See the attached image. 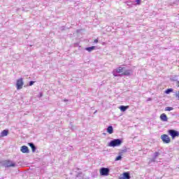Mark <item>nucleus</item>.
<instances>
[{
  "instance_id": "f03ea898",
  "label": "nucleus",
  "mask_w": 179,
  "mask_h": 179,
  "mask_svg": "<svg viewBox=\"0 0 179 179\" xmlns=\"http://www.w3.org/2000/svg\"><path fill=\"white\" fill-rule=\"evenodd\" d=\"M122 143V141H121L120 139H114L113 141H111L109 143L108 146H110L111 148H115L116 146H120Z\"/></svg>"
},
{
  "instance_id": "4be33fe9",
  "label": "nucleus",
  "mask_w": 179,
  "mask_h": 179,
  "mask_svg": "<svg viewBox=\"0 0 179 179\" xmlns=\"http://www.w3.org/2000/svg\"><path fill=\"white\" fill-rule=\"evenodd\" d=\"M176 97H178L179 99V91L178 92V93L176 94Z\"/></svg>"
},
{
  "instance_id": "9d476101",
  "label": "nucleus",
  "mask_w": 179,
  "mask_h": 179,
  "mask_svg": "<svg viewBox=\"0 0 179 179\" xmlns=\"http://www.w3.org/2000/svg\"><path fill=\"white\" fill-rule=\"evenodd\" d=\"M120 111H123V112H124V111H127V110H128V108H129V106H120Z\"/></svg>"
},
{
  "instance_id": "1a4fd4ad",
  "label": "nucleus",
  "mask_w": 179,
  "mask_h": 179,
  "mask_svg": "<svg viewBox=\"0 0 179 179\" xmlns=\"http://www.w3.org/2000/svg\"><path fill=\"white\" fill-rule=\"evenodd\" d=\"M6 165L7 167H15V166H16V164L12 162L11 161L8 160L6 162Z\"/></svg>"
},
{
  "instance_id": "6ab92c4d",
  "label": "nucleus",
  "mask_w": 179,
  "mask_h": 179,
  "mask_svg": "<svg viewBox=\"0 0 179 179\" xmlns=\"http://www.w3.org/2000/svg\"><path fill=\"white\" fill-rule=\"evenodd\" d=\"M33 85H34V81H30L29 86H33Z\"/></svg>"
},
{
  "instance_id": "b1692460",
  "label": "nucleus",
  "mask_w": 179,
  "mask_h": 179,
  "mask_svg": "<svg viewBox=\"0 0 179 179\" xmlns=\"http://www.w3.org/2000/svg\"><path fill=\"white\" fill-rule=\"evenodd\" d=\"M64 101H68V100H64Z\"/></svg>"
},
{
  "instance_id": "7ed1b4c3",
  "label": "nucleus",
  "mask_w": 179,
  "mask_h": 179,
  "mask_svg": "<svg viewBox=\"0 0 179 179\" xmlns=\"http://www.w3.org/2000/svg\"><path fill=\"white\" fill-rule=\"evenodd\" d=\"M168 134H169V135H171L172 139H175L176 138V136H179V131L173 130V129L169 130Z\"/></svg>"
},
{
  "instance_id": "5701e85b",
  "label": "nucleus",
  "mask_w": 179,
  "mask_h": 179,
  "mask_svg": "<svg viewBox=\"0 0 179 179\" xmlns=\"http://www.w3.org/2000/svg\"><path fill=\"white\" fill-rule=\"evenodd\" d=\"M177 86H178V87H179V81H177Z\"/></svg>"
},
{
  "instance_id": "a211bd4d",
  "label": "nucleus",
  "mask_w": 179,
  "mask_h": 179,
  "mask_svg": "<svg viewBox=\"0 0 179 179\" xmlns=\"http://www.w3.org/2000/svg\"><path fill=\"white\" fill-rule=\"evenodd\" d=\"M121 159H122V157L119 155L115 158V162H118V160H121Z\"/></svg>"
},
{
  "instance_id": "423d86ee",
  "label": "nucleus",
  "mask_w": 179,
  "mask_h": 179,
  "mask_svg": "<svg viewBox=\"0 0 179 179\" xmlns=\"http://www.w3.org/2000/svg\"><path fill=\"white\" fill-rule=\"evenodd\" d=\"M100 176H108L110 174V169L108 168H101L99 170Z\"/></svg>"
},
{
  "instance_id": "412c9836",
  "label": "nucleus",
  "mask_w": 179,
  "mask_h": 179,
  "mask_svg": "<svg viewBox=\"0 0 179 179\" xmlns=\"http://www.w3.org/2000/svg\"><path fill=\"white\" fill-rule=\"evenodd\" d=\"M94 43H99V39H94Z\"/></svg>"
},
{
  "instance_id": "ddd939ff",
  "label": "nucleus",
  "mask_w": 179,
  "mask_h": 179,
  "mask_svg": "<svg viewBox=\"0 0 179 179\" xmlns=\"http://www.w3.org/2000/svg\"><path fill=\"white\" fill-rule=\"evenodd\" d=\"M107 132L108 134H113V132H114V130L113 129V127L112 126H109L108 128H107Z\"/></svg>"
},
{
  "instance_id": "dca6fc26",
  "label": "nucleus",
  "mask_w": 179,
  "mask_h": 179,
  "mask_svg": "<svg viewBox=\"0 0 179 179\" xmlns=\"http://www.w3.org/2000/svg\"><path fill=\"white\" fill-rule=\"evenodd\" d=\"M166 94H170V93H173V89L170 88V89H167L165 91Z\"/></svg>"
},
{
  "instance_id": "39448f33",
  "label": "nucleus",
  "mask_w": 179,
  "mask_h": 179,
  "mask_svg": "<svg viewBox=\"0 0 179 179\" xmlns=\"http://www.w3.org/2000/svg\"><path fill=\"white\" fill-rule=\"evenodd\" d=\"M23 85H24V83L23 82V78H20L17 80L16 86L17 90H20V89H22Z\"/></svg>"
},
{
  "instance_id": "4468645a",
  "label": "nucleus",
  "mask_w": 179,
  "mask_h": 179,
  "mask_svg": "<svg viewBox=\"0 0 179 179\" xmlns=\"http://www.w3.org/2000/svg\"><path fill=\"white\" fill-rule=\"evenodd\" d=\"M8 134H9V131L8 130H3L2 132H1V136L3 137V136H8Z\"/></svg>"
},
{
  "instance_id": "2eb2a0df",
  "label": "nucleus",
  "mask_w": 179,
  "mask_h": 179,
  "mask_svg": "<svg viewBox=\"0 0 179 179\" xmlns=\"http://www.w3.org/2000/svg\"><path fill=\"white\" fill-rule=\"evenodd\" d=\"M29 145L31 148L32 152H36V146H34V144L29 143Z\"/></svg>"
},
{
  "instance_id": "f257e3e1",
  "label": "nucleus",
  "mask_w": 179,
  "mask_h": 179,
  "mask_svg": "<svg viewBox=\"0 0 179 179\" xmlns=\"http://www.w3.org/2000/svg\"><path fill=\"white\" fill-rule=\"evenodd\" d=\"M125 67H118L116 70L115 72L117 73H122L124 76H129L131 75V70H125Z\"/></svg>"
},
{
  "instance_id": "20e7f679",
  "label": "nucleus",
  "mask_w": 179,
  "mask_h": 179,
  "mask_svg": "<svg viewBox=\"0 0 179 179\" xmlns=\"http://www.w3.org/2000/svg\"><path fill=\"white\" fill-rule=\"evenodd\" d=\"M161 139L164 143H170L171 142V139L169 138V135L163 134L161 136Z\"/></svg>"
},
{
  "instance_id": "aec40b11",
  "label": "nucleus",
  "mask_w": 179,
  "mask_h": 179,
  "mask_svg": "<svg viewBox=\"0 0 179 179\" xmlns=\"http://www.w3.org/2000/svg\"><path fill=\"white\" fill-rule=\"evenodd\" d=\"M137 5H141V0H136Z\"/></svg>"
},
{
  "instance_id": "9b49d317",
  "label": "nucleus",
  "mask_w": 179,
  "mask_h": 179,
  "mask_svg": "<svg viewBox=\"0 0 179 179\" xmlns=\"http://www.w3.org/2000/svg\"><path fill=\"white\" fill-rule=\"evenodd\" d=\"M131 176H129V173L124 172L123 173V178L122 179H130Z\"/></svg>"
},
{
  "instance_id": "f3484780",
  "label": "nucleus",
  "mask_w": 179,
  "mask_h": 179,
  "mask_svg": "<svg viewBox=\"0 0 179 179\" xmlns=\"http://www.w3.org/2000/svg\"><path fill=\"white\" fill-rule=\"evenodd\" d=\"M172 110H173V107L165 108V111H172Z\"/></svg>"
},
{
  "instance_id": "0eeeda50",
  "label": "nucleus",
  "mask_w": 179,
  "mask_h": 179,
  "mask_svg": "<svg viewBox=\"0 0 179 179\" xmlns=\"http://www.w3.org/2000/svg\"><path fill=\"white\" fill-rule=\"evenodd\" d=\"M159 118L161 121H163L164 122H167V121H169V118L167 117V115H166V113H162L159 116Z\"/></svg>"
},
{
  "instance_id": "6e6552de",
  "label": "nucleus",
  "mask_w": 179,
  "mask_h": 179,
  "mask_svg": "<svg viewBox=\"0 0 179 179\" xmlns=\"http://www.w3.org/2000/svg\"><path fill=\"white\" fill-rule=\"evenodd\" d=\"M20 150L22 153H29V148L26 145L22 146Z\"/></svg>"
},
{
  "instance_id": "f8f14e48",
  "label": "nucleus",
  "mask_w": 179,
  "mask_h": 179,
  "mask_svg": "<svg viewBox=\"0 0 179 179\" xmlns=\"http://www.w3.org/2000/svg\"><path fill=\"white\" fill-rule=\"evenodd\" d=\"M95 48H96L95 46H92V47L86 48L85 50L86 51H88V52H92V51H93V50H95Z\"/></svg>"
}]
</instances>
